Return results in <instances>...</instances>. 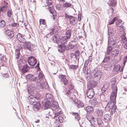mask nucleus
Returning <instances> with one entry per match:
<instances>
[{"instance_id":"obj_8","label":"nucleus","mask_w":127,"mask_h":127,"mask_svg":"<svg viewBox=\"0 0 127 127\" xmlns=\"http://www.w3.org/2000/svg\"><path fill=\"white\" fill-rule=\"evenodd\" d=\"M120 68L121 67L120 65L117 64L115 66L113 69V72H114V73L115 74H117L119 71L120 72H122L123 68V67H121V69L120 70Z\"/></svg>"},{"instance_id":"obj_24","label":"nucleus","mask_w":127,"mask_h":127,"mask_svg":"<svg viewBox=\"0 0 127 127\" xmlns=\"http://www.w3.org/2000/svg\"><path fill=\"white\" fill-rule=\"evenodd\" d=\"M108 35L109 36H112L114 34V32L113 28L110 27L108 28Z\"/></svg>"},{"instance_id":"obj_44","label":"nucleus","mask_w":127,"mask_h":127,"mask_svg":"<svg viewBox=\"0 0 127 127\" xmlns=\"http://www.w3.org/2000/svg\"><path fill=\"white\" fill-rule=\"evenodd\" d=\"M123 35H124V31H123ZM122 42L123 43H126L127 41V39L126 38V37L125 35H123L122 36V39L121 40Z\"/></svg>"},{"instance_id":"obj_7","label":"nucleus","mask_w":127,"mask_h":127,"mask_svg":"<svg viewBox=\"0 0 127 127\" xmlns=\"http://www.w3.org/2000/svg\"><path fill=\"white\" fill-rule=\"evenodd\" d=\"M24 43L23 47L26 50L31 51L32 49V46L31 43L29 41H25Z\"/></svg>"},{"instance_id":"obj_13","label":"nucleus","mask_w":127,"mask_h":127,"mask_svg":"<svg viewBox=\"0 0 127 127\" xmlns=\"http://www.w3.org/2000/svg\"><path fill=\"white\" fill-rule=\"evenodd\" d=\"M111 119L112 118L111 115L108 114H105L103 116L104 120L106 122H110Z\"/></svg>"},{"instance_id":"obj_58","label":"nucleus","mask_w":127,"mask_h":127,"mask_svg":"<svg viewBox=\"0 0 127 127\" xmlns=\"http://www.w3.org/2000/svg\"><path fill=\"white\" fill-rule=\"evenodd\" d=\"M12 12L11 11L9 10H8L7 11L8 16L9 17H10L12 14Z\"/></svg>"},{"instance_id":"obj_60","label":"nucleus","mask_w":127,"mask_h":127,"mask_svg":"<svg viewBox=\"0 0 127 127\" xmlns=\"http://www.w3.org/2000/svg\"><path fill=\"white\" fill-rule=\"evenodd\" d=\"M91 70L90 69H87V72H86V74L87 75H91Z\"/></svg>"},{"instance_id":"obj_34","label":"nucleus","mask_w":127,"mask_h":127,"mask_svg":"<svg viewBox=\"0 0 127 127\" xmlns=\"http://www.w3.org/2000/svg\"><path fill=\"white\" fill-rule=\"evenodd\" d=\"M87 119L91 123H92V121H93L94 118L91 115H88L86 116Z\"/></svg>"},{"instance_id":"obj_12","label":"nucleus","mask_w":127,"mask_h":127,"mask_svg":"<svg viewBox=\"0 0 127 127\" xmlns=\"http://www.w3.org/2000/svg\"><path fill=\"white\" fill-rule=\"evenodd\" d=\"M45 96L48 101L52 103V101H53V96L52 94L49 93H47L46 94Z\"/></svg>"},{"instance_id":"obj_41","label":"nucleus","mask_w":127,"mask_h":127,"mask_svg":"<svg viewBox=\"0 0 127 127\" xmlns=\"http://www.w3.org/2000/svg\"><path fill=\"white\" fill-rule=\"evenodd\" d=\"M52 40L55 43H58L59 41V38L56 36L54 35L52 38Z\"/></svg>"},{"instance_id":"obj_20","label":"nucleus","mask_w":127,"mask_h":127,"mask_svg":"<svg viewBox=\"0 0 127 127\" xmlns=\"http://www.w3.org/2000/svg\"><path fill=\"white\" fill-rule=\"evenodd\" d=\"M68 39L65 36H62L61 38L59 41L62 44L64 45L67 43Z\"/></svg>"},{"instance_id":"obj_18","label":"nucleus","mask_w":127,"mask_h":127,"mask_svg":"<svg viewBox=\"0 0 127 127\" xmlns=\"http://www.w3.org/2000/svg\"><path fill=\"white\" fill-rule=\"evenodd\" d=\"M5 34L7 36H8L10 38H12L14 36L13 32L8 29L5 31Z\"/></svg>"},{"instance_id":"obj_6","label":"nucleus","mask_w":127,"mask_h":127,"mask_svg":"<svg viewBox=\"0 0 127 127\" xmlns=\"http://www.w3.org/2000/svg\"><path fill=\"white\" fill-rule=\"evenodd\" d=\"M27 61L30 66H33L36 63L37 60L34 57L31 56L28 58Z\"/></svg>"},{"instance_id":"obj_16","label":"nucleus","mask_w":127,"mask_h":127,"mask_svg":"<svg viewBox=\"0 0 127 127\" xmlns=\"http://www.w3.org/2000/svg\"><path fill=\"white\" fill-rule=\"evenodd\" d=\"M84 109L86 111L87 114L92 113L93 112V108L92 106H88L86 107H84Z\"/></svg>"},{"instance_id":"obj_14","label":"nucleus","mask_w":127,"mask_h":127,"mask_svg":"<svg viewBox=\"0 0 127 127\" xmlns=\"http://www.w3.org/2000/svg\"><path fill=\"white\" fill-rule=\"evenodd\" d=\"M17 37L18 40L20 42L23 43L25 42V40L24 36L22 34H17Z\"/></svg>"},{"instance_id":"obj_61","label":"nucleus","mask_w":127,"mask_h":127,"mask_svg":"<svg viewBox=\"0 0 127 127\" xmlns=\"http://www.w3.org/2000/svg\"><path fill=\"white\" fill-rule=\"evenodd\" d=\"M91 75H87V80H88L89 81H90L91 80Z\"/></svg>"},{"instance_id":"obj_49","label":"nucleus","mask_w":127,"mask_h":127,"mask_svg":"<svg viewBox=\"0 0 127 127\" xmlns=\"http://www.w3.org/2000/svg\"><path fill=\"white\" fill-rule=\"evenodd\" d=\"M116 25L118 27H120L122 24V21L121 20L117 21L116 22Z\"/></svg>"},{"instance_id":"obj_9","label":"nucleus","mask_w":127,"mask_h":127,"mask_svg":"<svg viewBox=\"0 0 127 127\" xmlns=\"http://www.w3.org/2000/svg\"><path fill=\"white\" fill-rule=\"evenodd\" d=\"M37 77H36L34 75L31 74H29L26 76V79L27 81H34L37 80Z\"/></svg>"},{"instance_id":"obj_4","label":"nucleus","mask_w":127,"mask_h":127,"mask_svg":"<svg viewBox=\"0 0 127 127\" xmlns=\"http://www.w3.org/2000/svg\"><path fill=\"white\" fill-rule=\"evenodd\" d=\"M112 92L110 96V100L112 101H114L116 100L117 96V89L115 87V88H112Z\"/></svg>"},{"instance_id":"obj_29","label":"nucleus","mask_w":127,"mask_h":127,"mask_svg":"<svg viewBox=\"0 0 127 127\" xmlns=\"http://www.w3.org/2000/svg\"><path fill=\"white\" fill-rule=\"evenodd\" d=\"M56 8L57 10L59 11H63L64 10V8L63 6L60 3L57 4L56 5Z\"/></svg>"},{"instance_id":"obj_31","label":"nucleus","mask_w":127,"mask_h":127,"mask_svg":"<svg viewBox=\"0 0 127 127\" xmlns=\"http://www.w3.org/2000/svg\"><path fill=\"white\" fill-rule=\"evenodd\" d=\"M69 89L68 90L66 93V95L68 96H70L71 95H72V89H73L72 87L71 86H69Z\"/></svg>"},{"instance_id":"obj_50","label":"nucleus","mask_w":127,"mask_h":127,"mask_svg":"<svg viewBox=\"0 0 127 127\" xmlns=\"http://www.w3.org/2000/svg\"><path fill=\"white\" fill-rule=\"evenodd\" d=\"M78 66L75 65H71L69 66V68L72 69H76L78 67Z\"/></svg>"},{"instance_id":"obj_1","label":"nucleus","mask_w":127,"mask_h":127,"mask_svg":"<svg viewBox=\"0 0 127 127\" xmlns=\"http://www.w3.org/2000/svg\"><path fill=\"white\" fill-rule=\"evenodd\" d=\"M115 102L114 101L109 102L105 107V109L107 111L111 110V114H113L116 111V106L115 105Z\"/></svg>"},{"instance_id":"obj_21","label":"nucleus","mask_w":127,"mask_h":127,"mask_svg":"<svg viewBox=\"0 0 127 127\" xmlns=\"http://www.w3.org/2000/svg\"><path fill=\"white\" fill-rule=\"evenodd\" d=\"M97 114L98 118H101L103 114V111L101 109H98L97 110Z\"/></svg>"},{"instance_id":"obj_25","label":"nucleus","mask_w":127,"mask_h":127,"mask_svg":"<svg viewBox=\"0 0 127 127\" xmlns=\"http://www.w3.org/2000/svg\"><path fill=\"white\" fill-rule=\"evenodd\" d=\"M115 40L113 38H111L108 40V45L113 46L115 44Z\"/></svg>"},{"instance_id":"obj_35","label":"nucleus","mask_w":127,"mask_h":127,"mask_svg":"<svg viewBox=\"0 0 127 127\" xmlns=\"http://www.w3.org/2000/svg\"><path fill=\"white\" fill-rule=\"evenodd\" d=\"M36 100L37 99L35 98H32V96H31V97L30 98L29 101L30 103L33 105L34 104V103L35 102H37L36 101Z\"/></svg>"},{"instance_id":"obj_32","label":"nucleus","mask_w":127,"mask_h":127,"mask_svg":"<svg viewBox=\"0 0 127 127\" xmlns=\"http://www.w3.org/2000/svg\"><path fill=\"white\" fill-rule=\"evenodd\" d=\"M51 103L52 102L48 101L46 102L44 105V109H47L49 108Z\"/></svg>"},{"instance_id":"obj_46","label":"nucleus","mask_w":127,"mask_h":127,"mask_svg":"<svg viewBox=\"0 0 127 127\" xmlns=\"http://www.w3.org/2000/svg\"><path fill=\"white\" fill-rule=\"evenodd\" d=\"M91 104L93 105H95L98 103L96 98H95L92 99L91 101Z\"/></svg>"},{"instance_id":"obj_28","label":"nucleus","mask_w":127,"mask_h":127,"mask_svg":"<svg viewBox=\"0 0 127 127\" xmlns=\"http://www.w3.org/2000/svg\"><path fill=\"white\" fill-rule=\"evenodd\" d=\"M71 30L69 29L67 30L66 33V37L67 39H69L70 38L71 36Z\"/></svg>"},{"instance_id":"obj_53","label":"nucleus","mask_w":127,"mask_h":127,"mask_svg":"<svg viewBox=\"0 0 127 127\" xmlns=\"http://www.w3.org/2000/svg\"><path fill=\"white\" fill-rule=\"evenodd\" d=\"M62 111H60L58 112L55 113H54L55 116L54 117L56 118L59 115H60L61 114H62Z\"/></svg>"},{"instance_id":"obj_36","label":"nucleus","mask_w":127,"mask_h":127,"mask_svg":"<svg viewBox=\"0 0 127 127\" xmlns=\"http://www.w3.org/2000/svg\"><path fill=\"white\" fill-rule=\"evenodd\" d=\"M15 54L16 58L17 59H19L20 55V50L19 49H16L15 50Z\"/></svg>"},{"instance_id":"obj_57","label":"nucleus","mask_w":127,"mask_h":127,"mask_svg":"<svg viewBox=\"0 0 127 127\" xmlns=\"http://www.w3.org/2000/svg\"><path fill=\"white\" fill-rule=\"evenodd\" d=\"M39 23L40 24H42L44 25H46V23L45 20L43 19H40L39 20Z\"/></svg>"},{"instance_id":"obj_63","label":"nucleus","mask_w":127,"mask_h":127,"mask_svg":"<svg viewBox=\"0 0 127 127\" xmlns=\"http://www.w3.org/2000/svg\"><path fill=\"white\" fill-rule=\"evenodd\" d=\"M7 1H3V3L4 5V6L8 7V3L6 2Z\"/></svg>"},{"instance_id":"obj_27","label":"nucleus","mask_w":127,"mask_h":127,"mask_svg":"<svg viewBox=\"0 0 127 127\" xmlns=\"http://www.w3.org/2000/svg\"><path fill=\"white\" fill-rule=\"evenodd\" d=\"M66 117L63 115H61L59 118V120L61 123L64 122L65 120Z\"/></svg>"},{"instance_id":"obj_55","label":"nucleus","mask_w":127,"mask_h":127,"mask_svg":"<svg viewBox=\"0 0 127 127\" xmlns=\"http://www.w3.org/2000/svg\"><path fill=\"white\" fill-rule=\"evenodd\" d=\"M38 77L39 80H41V79L43 78L44 77V75L43 73L41 72H39L38 75Z\"/></svg>"},{"instance_id":"obj_2","label":"nucleus","mask_w":127,"mask_h":127,"mask_svg":"<svg viewBox=\"0 0 127 127\" xmlns=\"http://www.w3.org/2000/svg\"><path fill=\"white\" fill-rule=\"evenodd\" d=\"M59 107L58 103L55 101H53V102H52V104H51V108H49L48 110V111H49V114L51 115V113L53 111L55 112L58 111Z\"/></svg>"},{"instance_id":"obj_48","label":"nucleus","mask_w":127,"mask_h":127,"mask_svg":"<svg viewBox=\"0 0 127 127\" xmlns=\"http://www.w3.org/2000/svg\"><path fill=\"white\" fill-rule=\"evenodd\" d=\"M76 105L79 108L82 107L84 106V104L81 102H79L76 104Z\"/></svg>"},{"instance_id":"obj_38","label":"nucleus","mask_w":127,"mask_h":127,"mask_svg":"<svg viewBox=\"0 0 127 127\" xmlns=\"http://www.w3.org/2000/svg\"><path fill=\"white\" fill-rule=\"evenodd\" d=\"M116 0H109L110 3L109 4L110 6H115L116 4Z\"/></svg>"},{"instance_id":"obj_19","label":"nucleus","mask_w":127,"mask_h":127,"mask_svg":"<svg viewBox=\"0 0 127 127\" xmlns=\"http://www.w3.org/2000/svg\"><path fill=\"white\" fill-rule=\"evenodd\" d=\"M69 19L71 24L74 25L77 23V21L76 18L71 16Z\"/></svg>"},{"instance_id":"obj_17","label":"nucleus","mask_w":127,"mask_h":127,"mask_svg":"<svg viewBox=\"0 0 127 127\" xmlns=\"http://www.w3.org/2000/svg\"><path fill=\"white\" fill-rule=\"evenodd\" d=\"M35 88L34 84H32L30 85L28 87L27 90L28 93H32Z\"/></svg>"},{"instance_id":"obj_59","label":"nucleus","mask_w":127,"mask_h":127,"mask_svg":"<svg viewBox=\"0 0 127 127\" xmlns=\"http://www.w3.org/2000/svg\"><path fill=\"white\" fill-rule=\"evenodd\" d=\"M87 66H86L85 65H84V66L83 68V72L84 73H85L86 72V69H87Z\"/></svg>"},{"instance_id":"obj_56","label":"nucleus","mask_w":127,"mask_h":127,"mask_svg":"<svg viewBox=\"0 0 127 127\" xmlns=\"http://www.w3.org/2000/svg\"><path fill=\"white\" fill-rule=\"evenodd\" d=\"M74 47V46L72 44H69L67 48H66V50H68L72 49Z\"/></svg>"},{"instance_id":"obj_62","label":"nucleus","mask_w":127,"mask_h":127,"mask_svg":"<svg viewBox=\"0 0 127 127\" xmlns=\"http://www.w3.org/2000/svg\"><path fill=\"white\" fill-rule=\"evenodd\" d=\"M124 26H121L120 28V32H122L124 30Z\"/></svg>"},{"instance_id":"obj_33","label":"nucleus","mask_w":127,"mask_h":127,"mask_svg":"<svg viewBox=\"0 0 127 127\" xmlns=\"http://www.w3.org/2000/svg\"><path fill=\"white\" fill-rule=\"evenodd\" d=\"M57 27L55 26H54V27H53L52 28H50V30L52 31L50 32V34L51 35H52L54 33V32H56L57 31Z\"/></svg>"},{"instance_id":"obj_45","label":"nucleus","mask_w":127,"mask_h":127,"mask_svg":"<svg viewBox=\"0 0 127 127\" xmlns=\"http://www.w3.org/2000/svg\"><path fill=\"white\" fill-rule=\"evenodd\" d=\"M101 118H98L97 119V123L99 126H101L103 124V122L101 119Z\"/></svg>"},{"instance_id":"obj_26","label":"nucleus","mask_w":127,"mask_h":127,"mask_svg":"<svg viewBox=\"0 0 127 127\" xmlns=\"http://www.w3.org/2000/svg\"><path fill=\"white\" fill-rule=\"evenodd\" d=\"M43 88V87L42 85L39 82H38L37 83L35 88L37 90H39L41 91Z\"/></svg>"},{"instance_id":"obj_42","label":"nucleus","mask_w":127,"mask_h":127,"mask_svg":"<svg viewBox=\"0 0 127 127\" xmlns=\"http://www.w3.org/2000/svg\"><path fill=\"white\" fill-rule=\"evenodd\" d=\"M111 46L109 45V46L108 47L107 49V53H106L107 54H111L112 50V47H111Z\"/></svg>"},{"instance_id":"obj_10","label":"nucleus","mask_w":127,"mask_h":127,"mask_svg":"<svg viewBox=\"0 0 127 127\" xmlns=\"http://www.w3.org/2000/svg\"><path fill=\"white\" fill-rule=\"evenodd\" d=\"M87 97L90 98H92L95 95L94 91L92 88L89 89L87 92Z\"/></svg>"},{"instance_id":"obj_39","label":"nucleus","mask_w":127,"mask_h":127,"mask_svg":"<svg viewBox=\"0 0 127 127\" xmlns=\"http://www.w3.org/2000/svg\"><path fill=\"white\" fill-rule=\"evenodd\" d=\"M109 83L111 84L112 89L113 87V88H114L115 87L117 88V86L115 85V81L114 79H111L109 82Z\"/></svg>"},{"instance_id":"obj_54","label":"nucleus","mask_w":127,"mask_h":127,"mask_svg":"<svg viewBox=\"0 0 127 127\" xmlns=\"http://www.w3.org/2000/svg\"><path fill=\"white\" fill-rule=\"evenodd\" d=\"M7 6H4L1 8L0 10L3 12H5L7 8Z\"/></svg>"},{"instance_id":"obj_3","label":"nucleus","mask_w":127,"mask_h":127,"mask_svg":"<svg viewBox=\"0 0 127 127\" xmlns=\"http://www.w3.org/2000/svg\"><path fill=\"white\" fill-rule=\"evenodd\" d=\"M102 74V72L100 70H98L94 74V86H96L97 83L99 82Z\"/></svg>"},{"instance_id":"obj_30","label":"nucleus","mask_w":127,"mask_h":127,"mask_svg":"<svg viewBox=\"0 0 127 127\" xmlns=\"http://www.w3.org/2000/svg\"><path fill=\"white\" fill-rule=\"evenodd\" d=\"M109 87V85L108 83H107L106 84H104L102 88L101 89L102 92V93H104L108 88Z\"/></svg>"},{"instance_id":"obj_43","label":"nucleus","mask_w":127,"mask_h":127,"mask_svg":"<svg viewBox=\"0 0 127 127\" xmlns=\"http://www.w3.org/2000/svg\"><path fill=\"white\" fill-rule=\"evenodd\" d=\"M80 53L79 51H77L74 52V53H71V56L75 55V57L77 58V57H78L80 55Z\"/></svg>"},{"instance_id":"obj_15","label":"nucleus","mask_w":127,"mask_h":127,"mask_svg":"<svg viewBox=\"0 0 127 127\" xmlns=\"http://www.w3.org/2000/svg\"><path fill=\"white\" fill-rule=\"evenodd\" d=\"M30 69V67L27 64H25L21 70V72L23 73L27 72Z\"/></svg>"},{"instance_id":"obj_40","label":"nucleus","mask_w":127,"mask_h":127,"mask_svg":"<svg viewBox=\"0 0 127 127\" xmlns=\"http://www.w3.org/2000/svg\"><path fill=\"white\" fill-rule=\"evenodd\" d=\"M72 115L75 116V118L76 120L78 121L80 119L79 115L77 113L72 112Z\"/></svg>"},{"instance_id":"obj_23","label":"nucleus","mask_w":127,"mask_h":127,"mask_svg":"<svg viewBox=\"0 0 127 127\" xmlns=\"http://www.w3.org/2000/svg\"><path fill=\"white\" fill-rule=\"evenodd\" d=\"M58 51L60 52H63L64 51L66 47L65 45L59 44L58 46Z\"/></svg>"},{"instance_id":"obj_64","label":"nucleus","mask_w":127,"mask_h":127,"mask_svg":"<svg viewBox=\"0 0 127 127\" xmlns=\"http://www.w3.org/2000/svg\"><path fill=\"white\" fill-rule=\"evenodd\" d=\"M124 48L126 49H127V43H125L124 46Z\"/></svg>"},{"instance_id":"obj_51","label":"nucleus","mask_w":127,"mask_h":127,"mask_svg":"<svg viewBox=\"0 0 127 127\" xmlns=\"http://www.w3.org/2000/svg\"><path fill=\"white\" fill-rule=\"evenodd\" d=\"M110 56L104 58V60H103L102 62H107L110 60Z\"/></svg>"},{"instance_id":"obj_5","label":"nucleus","mask_w":127,"mask_h":127,"mask_svg":"<svg viewBox=\"0 0 127 127\" xmlns=\"http://www.w3.org/2000/svg\"><path fill=\"white\" fill-rule=\"evenodd\" d=\"M59 78L60 80V81L63 82L65 86H66L68 83V81L66 76L63 75H59Z\"/></svg>"},{"instance_id":"obj_47","label":"nucleus","mask_w":127,"mask_h":127,"mask_svg":"<svg viewBox=\"0 0 127 127\" xmlns=\"http://www.w3.org/2000/svg\"><path fill=\"white\" fill-rule=\"evenodd\" d=\"M5 23L4 20L1 19L0 20V27H3L5 25Z\"/></svg>"},{"instance_id":"obj_37","label":"nucleus","mask_w":127,"mask_h":127,"mask_svg":"<svg viewBox=\"0 0 127 127\" xmlns=\"http://www.w3.org/2000/svg\"><path fill=\"white\" fill-rule=\"evenodd\" d=\"M117 19L118 18L117 17H115L112 19L110 20L109 21V25H110L113 24Z\"/></svg>"},{"instance_id":"obj_11","label":"nucleus","mask_w":127,"mask_h":127,"mask_svg":"<svg viewBox=\"0 0 127 127\" xmlns=\"http://www.w3.org/2000/svg\"><path fill=\"white\" fill-rule=\"evenodd\" d=\"M32 105L33 109L35 111L38 110L40 108V104L38 102H35Z\"/></svg>"},{"instance_id":"obj_52","label":"nucleus","mask_w":127,"mask_h":127,"mask_svg":"<svg viewBox=\"0 0 127 127\" xmlns=\"http://www.w3.org/2000/svg\"><path fill=\"white\" fill-rule=\"evenodd\" d=\"M72 5L71 4L68 3H65L63 4V6L64 7H67L71 6Z\"/></svg>"},{"instance_id":"obj_22","label":"nucleus","mask_w":127,"mask_h":127,"mask_svg":"<svg viewBox=\"0 0 127 127\" xmlns=\"http://www.w3.org/2000/svg\"><path fill=\"white\" fill-rule=\"evenodd\" d=\"M119 52V51L118 49H116L112 51L111 53V55L112 57H115L117 56Z\"/></svg>"}]
</instances>
